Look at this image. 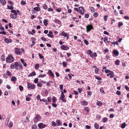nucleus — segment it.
<instances>
[{
    "label": "nucleus",
    "instance_id": "ea45409f",
    "mask_svg": "<svg viewBox=\"0 0 129 129\" xmlns=\"http://www.w3.org/2000/svg\"><path fill=\"white\" fill-rule=\"evenodd\" d=\"M72 93L73 94H74L76 95H77L79 94L78 92L75 91H73V93Z\"/></svg>",
    "mask_w": 129,
    "mask_h": 129
},
{
    "label": "nucleus",
    "instance_id": "6ab92c4d",
    "mask_svg": "<svg viewBox=\"0 0 129 129\" xmlns=\"http://www.w3.org/2000/svg\"><path fill=\"white\" fill-rule=\"evenodd\" d=\"M48 22V21L46 19H44V21H43V23L46 26H47L48 23L47 22Z\"/></svg>",
    "mask_w": 129,
    "mask_h": 129
},
{
    "label": "nucleus",
    "instance_id": "338daca9",
    "mask_svg": "<svg viewBox=\"0 0 129 129\" xmlns=\"http://www.w3.org/2000/svg\"><path fill=\"white\" fill-rule=\"evenodd\" d=\"M124 18L126 19L127 20H128L129 19V17L127 16H124Z\"/></svg>",
    "mask_w": 129,
    "mask_h": 129
},
{
    "label": "nucleus",
    "instance_id": "3c124183",
    "mask_svg": "<svg viewBox=\"0 0 129 129\" xmlns=\"http://www.w3.org/2000/svg\"><path fill=\"white\" fill-rule=\"evenodd\" d=\"M111 71L110 70L108 69H106L105 70V72L106 73H110Z\"/></svg>",
    "mask_w": 129,
    "mask_h": 129
},
{
    "label": "nucleus",
    "instance_id": "f704fd0d",
    "mask_svg": "<svg viewBox=\"0 0 129 129\" xmlns=\"http://www.w3.org/2000/svg\"><path fill=\"white\" fill-rule=\"evenodd\" d=\"M19 89L21 91H22L23 90V87L21 85H19Z\"/></svg>",
    "mask_w": 129,
    "mask_h": 129
},
{
    "label": "nucleus",
    "instance_id": "8fccbe9b",
    "mask_svg": "<svg viewBox=\"0 0 129 129\" xmlns=\"http://www.w3.org/2000/svg\"><path fill=\"white\" fill-rule=\"evenodd\" d=\"M43 8L44 9H46L47 8V6L45 4H44L43 6Z\"/></svg>",
    "mask_w": 129,
    "mask_h": 129
},
{
    "label": "nucleus",
    "instance_id": "b1692460",
    "mask_svg": "<svg viewBox=\"0 0 129 129\" xmlns=\"http://www.w3.org/2000/svg\"><path fill=\"white\" fill-rule=\"evenodd\" d=\"M40 65L38 63L36 64L35 65V68L36 70H37L39 69Z\"/></svg>",
    "mask_w": 129,
    "mask_h": 129
},
{
    "label": "nucleus",
    "instance_id": "7ed1b4c3",
    "mask_svg": "<svg viewBox=\"0 0 129 129\" xmlns=\"http://www.w3.org/2000/svg\"><path fill=\"white\" fill-rule=\"evenodd\" d=\"M87 53L89 54H90V56H97L96 52H94L93 53L90 50H88Z\"/></svg>",
    "mask_w": 129,
    "mask_h": 129
},
{
    "label": "nucleus",
    "instance_id": "0eeeda50",
    "mask_svg": "<svg viewBox=\"0 0 129 129\" xmlns=\"http://www.w3.org/2000/svg\"><path fill=\"white\" fill-rule=\"evenodd\" d=\"M79 13L81 14H83L84 13V8L82 7H79Z\"/></svg>",
    "mask_w": 129,
    "mask_h": 129
},
{
    "label": "nucleus",
    "instance_id": "5fc2aeb1",
    "mask_svg": "<svg viewBox=\"0 0 129 129\" xmlns=\"http://www.w3.org/2000/svg\"><path fill=\"white\" fill-rule=\"evenodd\" d=\"M98 14L96 12L94 13L93 14V15L95 17L98 16Z\"/></svg>",
    "mask_w": 129,
    "mask_h": 129
},
{
    "label": "nucleus",
    "instance_id": "052dcab7",
    "mask_svg": "<svg viewBox=\"0 0 129 129\" xmlns=\"http://www.w3.org/2000/svg\"><path fill=\"white\" fill-rule=\"evenodd\" d=\"M95 78L98 80H102V78L101 77H95Z\"/></svg>",
    "mask_w": 129,
    "mask_h": 129
},
{
    "label": "nucleus",
    "instance_id": "9b49d317",
    "mask_svg": "<svg viewBox=\"0 0 129 129\" xmlns=\"http://www.w3.org/2000/svg\"><path fill=\"white\" fill-rule=\"evenodd\" d=\"M113 54L116 56H117L119 54L118 51L116 50H114L113 52Z\"/></svg>",
    "mask_w": 129,
    "mask_h": 129
},
{
    "label": "nucleus",
    "instance_id": "f257e3e1",
    "mask_svg": "<svg viewBox=\"0 0 129 129\" xmlns=\"http://www.w3.org/2000/svg\"><path fill=\"white\" fill-rule=\"evenodd\" d=\"M65 95L63 93V92L62 91L61 92V94L60 97L59 98L61 101L64 103L66 102V99H64Z\"/></svg>",
    "mask_w": 129,
    "mask_h": 129
},
{
    "label": "nucleus",
    "instance_id": "c9c22d12",
    "mask_svg": "<svg viewBox=\"0 0 129 129\" xmlns=\"http://www.w3.org/2000/svg\"><path fill=\"white\" fill-rule=\"evenodd\" d=\"M52 100L53 101V103H55V101H56V100L55 99V96H53L52 97Z\"/></svg>",
    "mask_w": 129,
    "mask_h": 129
},
{
    "label": "nucleus",
    "instance_id": "5701e85b",
    "mask_svg": "<svg viewBox=\"0 0 129 129\" xmlns=\"http://www.w3.org/2000/svg\"><path fill=\"white\" fill-rule=\"evenodd\" d=\"M16 80H17V78L15 76H13L11 78V81L12 82L13 81H16Z\"/></svg>",
    "mask_w": 129,
    "mask_h": 129
},
{
    "label": "nucleus",
    "instance_id": "a878e982",
    "mask_svg": "<svg viewBox=\"0 0 129 129\" xmlns=\"http://www.w3.org/2000/svg\"><path fill=\"white\" fill-rule=\"evenodd\" d=\"M11 68L12 69H14L15 68V63H12L10 65Z\"/></svg>",
    "mask_w": 129,
    "mask_h": 129
},
{
    "label": "nucleus",
    "instance_id": "0e129e2a",
    "mask_svg": "<svg viewBox=\"0 0 129 129\" xmlns=\"http://www.w3.org/2000/svg\"><path fill=\"white\" fill-rule=\"evenodd\" d=\"M18 66V67H19L20 68L22 69L23 68L22 65L21 64L20 62L19 63Z\"/></svg>",
    "mask_w": 129,
    "mask_h": 129
},
{
    "label": "nucleus",
    "instance_id": "c756f323",
    "mask_svg": "<svg viewBox=\"0 0 129 129\" xmlns=\"http://www.w3.org/2000/svg\"><path fill=\"white\" fill-rule=\"evenodd\" d=\"M84 110L87 113L89 112V108L87 107H85L84 108Z\"/></svg>",
    "mask_w": 129,
    "mask_h": 129
},
{
    "label": "nucleus",
    "instance_id": "2f4dec72",
    "mask_svg": "<svg viewBox=\"0 0 129 129\" xmlns=\"http://www.w3.org/2000/svg\"><path fill=\"white\" fill-rule=\"evenodd\" d=\"M46 76V75L45 74H44L43 75H39L38 76V77L39 78H40V77H45Z\"/></svg>",
    "mask_w": 129,
    "mask_h": 129
},
{
    "label": "nucleus",
    "instance_id": "6e6552de",
    "mask_svg": "<svg viewBox=\"0 0 129 129\" xmlns=\"http://www.w3.org/2000/svg\"><path fill=\"white\" fill-rule=\"evenodd\" d=\"M38 125L40 128H43L46 126V125L42 123H39L38 124Z\"/></svg>",
    "mask_w": 129,
    "mask_h": 129
},
{
    "label": "nucleus",
    "instance_id": "2eb2a0df",
    "mask_svg": "<svg viewBox=\"0 0 129 129\" xmlns=\"http://www.w3.org/2000/svg\"><path fill=\"white\" fill-rule=\"evenodd\" d=\"M54 21L55 22L59 25L61 23V21L60 20H58L57 19H55Z\"/></svg>",
    "mask_w": 129,
    "mask_h": 129
},
{
    "label": "nucleus",
    "instance_id": "9d476101",
    "mask_svg": "<svg viewBox=\"0 0 129 129\" xmlns=\"http://www.w3.org/2000/svg\"><path fill=\"white\" fill-rule=\"evenodd\" d=\"M48 73L50 75L53 77H54V76L52 72L50 70H48Z\"/></svg>",
    "mask_w": 129,
    "mask_h": 129
},
{
    "label": "nucleus",
    "instance_id": "13d9d810",
    "mask_svg": "<svg viewBox=\"0 0 129 129\" xmlns=\"http://www.w3.org/2000/svg\"><path fill=\"white\" fill-rule=\"evenodd\" d=\"M108 17V16L107 15L105 16L104 17V20L105 21H107V18Z\"/></svg>",
    "mask_w": 129,
    "mask_h": 129
},
{
    "label": "nucleus",
    "instance_id": "37998d69",
    "mask_svg": "<svg viewBox=\"0 0 129 129\" xmlns=\"http://www.w3.org/2000/svg\"><path fill=\"white\" fill-rule=\"evenodd\" d=\"M62 64L64 67H66L67 65V63L66 62H64V61H63L62 62Z\"/></svg>",
    "mask_w": 129,
    "mask_h": 129
},
{
    "label": "nucleus",
    "instance_id": "79ce46f5",
    "mask_svg": "<svg viewBox=\"0 0 129 129\" xmlns=\"http://www.w3.org/2000/svg\"><path fill=\"white\" fill-rule=\"evenodd\" d=\"M123 25V23L121 22H119L118 24V26L119 27H120L121 26Z\"/></svg>",
    "mask_w": 129,
    "mask_h": 129
},
{
    "label": "nucleus",
    "instance_id": "6e6d98bb",
    "mask_svg": "<svg viewBox=\"0 0 129 129\" xmlns=\"http://www.w3.org/2000/svg\"><path fill=\"white\" fill-rule=\"evenodd\" d=\"M90 10L92 12H93L95 11L93 7H91L90 8Z\"/></svg>",
    "mask_w": 129,
    "mask_h": 129
},
{
    "label": "nucleus",
    "instance_id": "864d4df0",
    "mask_svg": "<svg viewBox=\"0 0 129 129\" xmlns=\"http://www.w3.org/2000/svg\"><path fill=\"white\" fill-rule=\"evenodd\" d=\"M78 92L80 93L82 92V89L81 88H78Z\"/></svg>",
    "mask_w": 129,
    "mask_h": 129
},
{
    "label": "nucleus",
    "instance_id": "4c0bfd02",
    "mask_svg": "<svg viewBox=\"0 0 129 129\" xmlns=\"http://www.w3.org/2000/svg\"><path fill=\"white\" fill-rule=\"evenodd\" d=\"M63 85H62V84H60V85L59 88H60V90H61V92L62 91V90H63Z\"/></svg>",
    "mask_w": 129,
    "mask_h": 129
},
{
    "label": "nucleus",
    "instance_id": "bf43d9fd",
    "mask_svg": "<svg viewBox=\"0 0 129 129\" xmlns=\"http://www.w3.org/2000/svg\"><path fill=\"white\" fill-rule=\"evenodd\" d=\"M92 94V92L90 91H89L87 93V95H89L90 96Z\"/></svg>",
    "mask_w": 129,
    "mask_h": 129
},
{
    "label": "nucleus",
    "instance_id": "4d7b16f0",
    "mask_svg": "<svg viewBox=\"0 0 129 129\" xmlns=\"http://www.w3.org/2000/svg\"><path fill=\"white\" fill-rule=\"evenodd\" d=\"M26 96V100L27 101H29L30 100V98L29 97H28L27 96Z\"/></svg>",
    "mask_w": 129,
    "mask_h": 129
},
{
    "label": "nucleus",
    "instance_id": "cd10ccee",
    "mask_svg": "<svg viewBox=\"0 0 129 129\" xmlns=\"http://www.w3.org/2000/svg\"><path fill=\"white\" fill-rule=\"evenodd\" d=\"M97 104L99 106H101L102 105V103L100 101H98L97 103Z\"/></svg>",
    "mask_w": 129,
    "mask_h": 129
},
{
    "label": "nucleus",
    "instance_id": "e433bc0d",
    "mask_svg": "<svg viewBox=\"0 0 129 129\" xmlns=\"http://www.w3.org/2000/svg\"><path fill=\"white\" fill-rule=\"evenodd\" d=\"M15 67H18L19 63L17 62H14Z\"/></svg>",
    "mask_w": 129,
    "mask_h": 129
},
{
    "label": "nucleus",
    "instance_id": "f8f14e48",
    "mask_svg": "<svg viewBox=\"0 0 129 129\" xmlns=\"http://www.w3.org/2000/svg\"><path fill=\"white\" fill-rule=\"evenodd\" d=\"M17 14H11L10 15V17L11 18L13 19H15L17 16Z\"/></svg>",
    "mask_w": 129,
    "mask_h": 129
},
{
    "label": "nucleus",
    "instance_id": "39448f33",
    "mask_svg": "<svg viewBox=\"0 0 129 129\" xmlns=\"http://www.w3.org/2000/svg\"><path fill=\"white\" fill-rule=\"evenodd\" d=\"M35 87V85L34 84H32L31 83H30L27 85V88L29 89H34Z\"/></svg>",
    "mask_w": 129,
    "mask_h": 129
},
{
    "label": "nucleus",
    "instance_id": "c85d7f7f",
    "mask_svg": "<svg viewBox=\"0 0 129 129\" xmlns=\"http://www.w3.org/2000/svg\"><path fill=\"white\" fill-rule=\"evenodd\" d=\"M56 122L57 124V125L59 126L60 125V121L59 120H57L56 121Z\"/></svg>",
    "mask_w": 129,
    "mask_h": 129
},
{
    "label": "nucleus",
    "instance_id": "c03bdc74",
    "mask_svg": "<svg viewBox=\"0 0 129 129\" xmlns=\"http://www.w3.org/2000/svg\"><path fill=\"white\" fill-rule=\"evenodd\" d=\"M109 73H110L107 74V76H109L110 75L111 76V75H113V72L112 71H111Z\"/></svg>",
    "mask_w": 129,
    "mask_h": 129
},
{
    "label": "nucleus",
    "instance_id": "69168bd1",
    "mask_svg": "<svg viewBox=\"0 0 129 129\" xmlns=\"http://www.w3.org/2000/svg\"><path fill=\"white\" fill-rule=\"evenodd\" d=\"M52 123L53 125V126H55L56 125V123L54 121H52Z\"/></svg>",
    "mask_w": 129,
    "mask_h": 129
},
{
    "label": "nucleus",
    "instance_id": "20e7f679",
    "mask_svg": "<svg viewBox=\"0 0 129 129\" xmlns=\"http://www.w3.org/2000/svg\"><path fill=\"white\" fill-rule=\"evenodd\" d=\"M41 116L39 115H38L36 116V117L34 119L35 123H37V121L40 119Z\"/></svg>",
    "mask_w": 129,
    "mask_h": 129
},
{
    "label": "nucleus",
    "instance_id": "603ef678",
    "mask_svg": "<svg viewBox=\"0 0 129 129\" xmlns=\"http://www.w3.org/2000/svg\"><path fill=\"white\" fill-rule=\"evenodd\" d=\"M11 13H14V14H17V12H16V11L15 10H12L11 11Z\"/></svg>",
    "mask_w": 129,
    "mask_h": 129
},
{
    "label": "nucleus",
    "instance_id": "ddd939ff",
    "mask_svg": "<svg viewBox=\"0 0 129 129\" xmlns=\"http://www.w3.org/2000/svg\"><path fill=\"white\" fill-rule=\"evenodd\" d=\"M53 33L51 31H49V34H47V35L50 37L53 38V35H52Z\"/></svg>",
    "mask_w": 129,
    "mask_h": 129
},
{
    "label": "nucleus",
    "instance_id": "4be33fe9",
    "mask_svg": "<svg viewBox=\"0 0 129 129\" xmlns=\"http://www.w3.org/2000/svg\"><path fill=\"white\" fill-rule=\"evenodd\" d=\"M126 126V124L125 122L122 123L121 126V127L122 128H124Z\"/></svg>",
    "mask_w": 129,
    "mask_h": 129
},
{
    "label": "nucleus",
    "instance_id": "aec40b11",
    "mask_svg": "<svg viewBox=\"0 0 129 129\" xmlns=\"http://www.w3.org/2000/svg\"><path fill=\"white\" fill-rule=\"evenodd\" d=\"M36 73L35 72H32L30 73L29 75L30 76H35L36 75Z\"/></svg>",
    "mask_w": 129,
    "mask_h": 129
},
{
    "label": "nucleus",
    "instance_id": "4468645a",
    "mask_svg": "<svg viewBox=\"0 0 129 129\" xmlns=\"http://www.w3.org/2000/svg\"><path fill=\"white\" fill-rule=\"evenodd\" d=\"M6 43H11L12 42V40L11 39L9 40L8 38H5L4 39Z\"/></svg>",
    "mask_w": 129,
    "mask_h": 129
},
{
    "label": "nucleus",
    "instance_id": "680f3d73",
    "mask_svg": "<svg viewBox=\"0 0 129 129\" xmlns=\"http://www.w3.org/2000/svg\"><path fill=\"white\" fill-rule=\"evenodd\" d=\"M116 94L118 95H120L121 92L117 90L116 92Z\"/></svg>",
    "mask_w": 129,
    "mask_h": 129
},
{
    "label": "nucleus",
    "instance_id": "de8ad7c7",
    "mask_svg": "<svg viewBox=\"0 0 129 129\" xmlns=\"http://www.w3.org/2000/svg\"><path fill=\"white\" fill-rule=\"evenodd\" d=\"M104 42L105 43H106V42L107 41H108V38H107L106 37H104Z\"/></svg>",
    "mask_w": 129,
    "mask_h": 129
},
{
    "label": "nucleus",
    "instance_id": "412c9836",
    "mask_svg": "<svg viewBox=\"0 0 129 129\" xmlns=\"http://www.w3.org/2000/svg\"><path fill=\"white\" fill-rule=\"evenodd\" d=\"M26 119H24L23 121V122L25 123H26L27 122H29V120L28 117H26Z\"/></svg>",
    "mask_w": 129,
    "mask_h": 129
},
{
    "label": "nucleus",
    "instance_id": "473e14b6",
    "mask_svg": "<svg viewBox=\"0 0 129 129\" xmlns=\"http://www.w3.org/2000/svg\"><path fill=\"white\" fill-rule=\"evenodd\" d=\"M7 7H8V9L12 10L14 9L13 7L12 6H9L8 5Z\"/></svg>",
    "mask_w": 129,
    "mask_h": 129
},
{
    "label": "nucleus",
    "instance_id": "f03ea898",
    "mask_svg": "<svg viewBox=\"0 0 129 129\" xmlns=\"http://www.w3.org/2000/svg\"><path fill=\"white\" fill-rule=\"evenodd\" d=\"M6 60L7 62L11 63L14 61V58L13 57H7Z\"/></svg>",
    "mask_w": 129,
    "mask_h": 129
},
{
    "label": "nucleus",
    "instance_id": "dca6fc26",
    "mask_svg": "<svg viewBox=\"0 0 129 129\" xmlns=\"http://www.w3.org/2000/svg\"><path fill=\"white\" fill-rule=\"evenodd\" d=\"M34 9L35 11H39L40 9V8L39 7H35L34 8Z\"/></svg>",
    "mask_w": 129,
    "mask_h": 129
},
{
    "label": "nucleus",
    "instance_id": "774afa93",
    "mask_svg": "<svg viewBox=\"0 0 129 129\" xmlns=\"http://www.w3.org/2000/svg\"><path fill=\"white\" fill-rule=\"evenodd\" d=\"M125 88L127 91H129V88L127 86L125 85Z\"/></svg>",
    "mask_w": 129,
    "mask_h": 129
},
{
    "label": "nucleus",
    "instance_id": "a19ab883",
    "mask_svg": "<svg viewBox=\"0 0 129 129\" xmlns=\"http://www.w3.org/2000/svg\"><path fill=\"white\" fill-rule=\"evenodd\" d=\"M32 129H37V126L36 125H33L32 126Z\"/></svg>",
    "mask_w": 129,
    "mask_h": 129
},
{
    "label": "nucleus",
    "instance_id": "58836bf2",
    "mask_svg": "<svg viewBox=\"0 0 129 129\" xmlns=\"http://www.w3.org/2000/svg\"><path fill=\"white\" fill-rule=\"evenodd\" d=\"M7 73L8 75L9 76H11L12 74L10 71H7Z\"/></svg>",
    "mask_w": 129,
    "mask_h": 129
},
{
    "label": "nucleus",
    "instance_id": "a18cd8bd",
    "mask_svg": "<svg viewBox=\"0 0 129 129\" xmlns=\"http://www.w3.org/2000/svg\"><path fill=\"white\" fill-rule=\"evenodd\" d=\"M34 82L36 83H38V78H37L34 79Z\"/></svg>",
    "mask_w": 129,
    "mask_h": 129
},
{
    "label": "nucleus",
    "instance_id": "09e8293b",
    "mask_svg": "<svg viewBox=\"0 0 129 129\" xmlns=\"http://www.w3.org/2000/svg\"><path fill=\"white\" fill-rule=\"evenodd\" d=\"M84 43L87 45L89 43L88 42L86 39H85L84 40Z\"/></svg>",
    "mask_w": 129,
    "mask_h": 129
},
{
    "label": "nucleus",
    "instance_id": "1a4fd4ad",
    "mask_svg": "<svg viewBox=\"0 0 129 129\" xmlns=\"http://www.w3.org/2000/svg\"><path fill=\"white\" fill-rule=\"evenodd\" d=\"M62 49L66 50H68L69 49V47L67 46H66L64 45H62L61 46Z\"/></svg>",
    "mask_w": 129,
    "mask_h": 129
},
{
    "label": "nucleus",
    "instance_id": "e2e57ef3",
    "mask_svg": "<svg viewBox=\"0 0 129 129\" xmlns=\"http://www.w3.org/2000/svg\"><path fill=\"white\" fill-rule=\"evenodd\" d=\"M99 69L96 68L95 70V71L96 73L98 74V73Z\"/></svg>",
    "mask_w": 129,
    "mask_h": 129
},
{
    "label": "nucleus",
    "instance_id": "a211bd4d",
    "mask_svg": "<svg viewBox=\"0 0 129 129\" xmlns=\"http://www.w3.org/2000/svg\"><path fill=\"white\" fill-rule=\"evenodd\" d=\"M82 104L83 105H87L88 104V103L87 101H82Z\"/></svg>",
    "mask_w": 129,
    "mask_h": 129
},
{
    "label": "nucleus",
    "instance_id": "423d86ee",
    "mask_svg": "<svg viewBox=\"0 0 129 129\" xmlns=\"http://www.w3.org/2000/svg\"><path fill=\"white\" fill-rule=\"evenodd\" d=\"M93 28V27L92 25H87L86 26V29H87L86 31L88 32L90 31L91 29Z\"/></svg>",
    "mask_w": 129,
    "mask_h": 129
},
{
    "label": "nucleus",
    "instance_id": "bb28decb",
    "mask_svg": "<svg viewBox=\"0 0 129 129\" xmlns=\"http://www.w3.org/2000/svg\"><path fill=\"white\" fill-rule=\"evenodd\" d=\"M99 125L96 123L94 124V126L96 129H98L99 127Z\"/></svg>",
    "mask_w": 129,
    "mask_h": 129
},
{
    "label": "nucleus",
    "instance_id": "7c9ffc66",
    "mask_svg": "<svg viewBox=\"0 0 129 129\" xmlns=\"http://www.w3.org/2000/svg\"><path fill=\"white\" fill-rule=\"evenodd\" d=\"M119 60L118 59H117L115 61V63L116 65H119Z\"/></svg>",
    "mask_w": 129,
    "mask_h": 129
},
{
    "label": "nucleus",
    "instance_id": "72a5a7b5",
    "mask_svg": "<svg viewBox=\"0 0 129 129\" xmlns=\"http://www.w3.org/2000/svg\"><path fill=\"white\" fill-rule=\"evenodd\" d=\"M108 118L107 117H105L103 119L102 121L103 122L105 123L106 122Z\"/></svg>",
    "mask_w": 129,
    "mask_h": 129
},
{
    "label": "nucleus",
    "instance_id": "393cba45",
    "mask_svg": "<svg viewBox=\"0 0 129 129\" xmlns=\"http://www.w3.org/2000/svg\"><path fill=\"white\" fill-rule=\"evenodd\" d=\"M62 35L64 37H67V35H68V34H67L66 33H65L64 31H63L62 33Z\"/></svg>",
    "mask_w": 129,
    "mask_h": 129
},
{
    "label": "nucleus",
    "instance_id": "f3484780",
    "mask_svg": "<svg viewBox=\"0 0 129 129\" xmlns=\"http://www.w3.org/2000/svg\"><path fill=\"white\" fill-rule=\"evenodd\" d=\"M15 53L17 55H20L21 54V52L19 51V49L18 50H16L15 51Z\"/></svg>",
    "mask_w": 129,
    "mask_h": 129
},
{
    "label": "nucleus",
    "instance_id": "49530a36",
    "mask_svg": "<svg viewBox=\"0 0 129 129\" xmlns=\"http://www.w3.org/2000/svg\"><path fill=\"white\" fill-rule=\"evenodd\" d=\"M1 2L3 5H4L6 3V1L5 0H2Z\"/></svg>",
    "mask_w": 129,
    "mask_h": 129
}]
</instances>
